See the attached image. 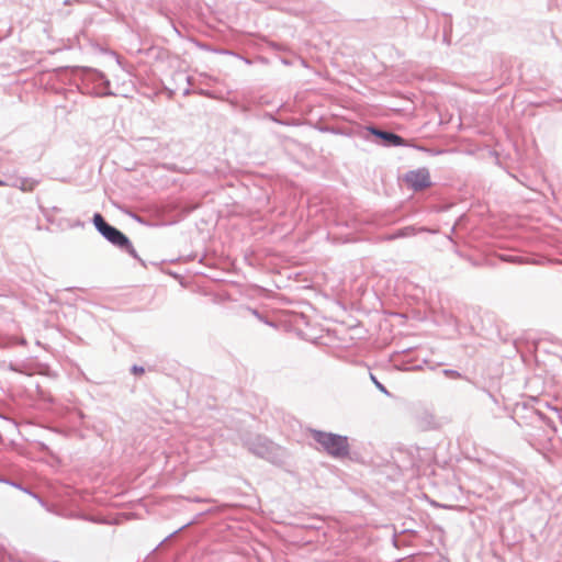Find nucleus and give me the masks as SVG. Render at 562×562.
I'll list each match as a JSON object with an SVG mask.
<instances>
[{
	"mask_svg": "<svg viewBox=\"0 0 562 562\" xmlns=\"http://www.w3.org/2000/svg\"><path fill=\"white\" fill-rule=\"evenodd\" d=\"M92 222L95 229L104 239L144 265L143 259L138 256L130 238L124 233L109 224L100 213L93 214Z\"/></svg>",
	"mask_w": 562,
	"mask_h": 562,
	"instance_id": "f257e3e1",
	"label": "nucleus"
},
{
	"mask_svg": "<svg viewBox=\"0 0 562 562\" xmlns=\"http://www.w3.org/2000/svg\"><path fill=\"white\" fill-rule=\"evenodd\" d=\"M78 70L81 71L82 93L99 98L115 95L110 89V80L102 71L90 67H78Z\"/></svg>",
	"mask_w": 562,
	"mask_h": 562,
	"instance_id": "f03ea898",
	"label": "nucleus"
},
{
	"mask_svg": "<svg viewBox=\"0 0 562 562\" xmlns=\"http://www.w3.org/2000/svg\"><path fill=\"white\" fill-rule=\"evenodd\" d=\"M312 438L322 447L328 456L342 459L349 456L350 446L347 436L311 429Z\"/></svg>",
	"mask_w": 562,
	"mask_h": 562,
	"instance_id": "7ed1b4c3",
	"label": "nucleus"
},
{
	"mask_svg": "<svg viewBox=\"0 0 562 562\" xmlns=\"http://www.w3.org/2000/svg\"><path fill=\"white\" fill-rule=\"evenodd\" d=\"M243 445L252 454L270 462H274L279 457V447L265 436L256 435L247 438L243 441Z\"/></svg>",
	"mask_w": 562,
	"mask_h": 562,
	"instance_id": "20e7f679",
	"label": "nucleus"
},
{
	"mask_svg": "<svg viewBox=\"0 0 562 562\" xmlns=\"http://www.w3.org/2000/svg\"><path fill=\"white\" fill-rule=\"evenodd\" d=\"M405 182L414 191H422L431 186L430 173L427 168H418L408 171L404 177Z\"/></svg>",
	"mask_w": 562,
	"mask_h": 562,
	"instance_id": "39448f33",
	"label": "nucleus"
},
{
	"mask_svg": "<svg viewBox=\"0 0 562 562\" xmlns=\"http://www.w3.org/2000/svg\"><path fill=\"white\" fill-rule=\"evenodd\" d=\"M368 131L370 132V134H372L376 138L381 139V143L384 146L397 147V146H403L405 144V140L403 139V137H401L400 135H397L393 132L380 130L375 126H369Z\"/></svg>",
	"mask_w": 562,
	"mask_h": 562,
	"instance_id": "423d86ee",
	"label": "nucleus"
},
{
	"mask_svg": "<svg viewBox=\"0 0 562 562\" xmlns=\"http://www.w3.org/2000/svg\"><path fill=\"white\" fill-rule=\"evenodd\" d=\"M422 232H431L430 229H427L426 227H419L416 228L414 226H405L402 228H398L392 236V238H405L416 235L417 233Z\"/></svg>",
	"mask_w": 562,
	"mask_h": 562,
	"instance_id": "0eeeda50",
	"label": "nucleus"
},
{
	"mask_svg": "<svg viewBox=\"0 0 562 562\" xmlns=\"http://www.w3.org/2000/svg\"><path fill=\"white\" fill-rule=\"evenodd\" d=\"M501 259L503 261H507V262H512V263H517V265H524V263H528V259L524 258V257H519V256H509V255H503L501 256Z\"/></svg>",
	"mask_w": 562,
	"mask_h": 562,
	"instance_id": "6e6552de",
	"label": "nucleus"
},
{
	"mask_svg": "<svg viewBox=\"0 0 562 562\" xmlns=\"http://www.w3.org/2000/svg\"><path fill=\"white\" fill-rule=\"evenodd\" d=\"M37 181L34 179H22L20 189L23 191H31L37 186Z\"/></svg>",
	"mask_w": 562,
	"mask_h": 562,
	"instance_id": "1a4fd4ad",
	"label": "nucleus"
},
{
	"mask_svg": "<svg viewBox=\"0 0 562 562\" xmlns=\"http://www.w3.org/2000/svg\"><path fill=\"white\" fill-rule=\"evenodd\" d=\"M370 379L371 381L374 383V385L376 386V389L379 391H381L383 394L390 396V392L387 391V389L371 373L370 374Z\"/></svg>",
	"mask_w": 562,
	"mask_h": 562,
	"instance_id": "9d476101",
	"label": "nucleus"
},
{
	"mask_svg": "<svg viewBox=\"0 0 562 562\" xmlns=\"http://www.w3.org/2000/svg\"><path fill=\"white\" fill-rule=\"evenodd\" d=\"M442 373L448 376V378H451V379H460L461 378V373L457 370H452V369H445L442 370Z\"/></svg>",
	"mask_w": 562,
	"mask_h": 562,
	"instance_id": "9b49d317",
	"label": "nucleus"
},
{
	"mask_svg": "<svg viewBox=\"0 0 562 562\" xmlns=\"http://www.w3.org/2000/svg\"><path fill=\"white\" fill-rule=\"evenodd\" d=\"M1 483L8 484L10 486H13L15 488L21 490L22 485L19 482L11 481L10 479L4 477V480H0Z\"/></svg>",
	"mask_w": 562,
	"mask_h": 562,
	"instance_id": "f8f14e48",
	"label": "nucleus"
},
{
	"mask_svg": "<svg viewBox=\"0 0 562 562\" xmlns=\"http://www.w3.org/2000/svg\"><path fill=\"white\" fill-rule=\"evenodd\" d=\"M21 491H23L24 493H26V494L31 495L32 497H34L35 499H37L41 504H43L42 498H41L37 494L33 493L29 487H24V486H22Z\"/></svg>",
	"mask_w": 562,
	"mask_h": 562,
	"instance_id": "ddd939ff",
	"label": "nucleus"
},
{
	"mask_svg": "<svg viewBox=\"0 0 562 562\" xmlns=\"http://www.w3.org/2000/svg\"><path fill=\"white\" fill-rule=\"evenodd\" d=\"M191 522H188L186 525H183L182 527H180L179 529L175 530L173 532H171L170 535H168L159 544L164 543L165 541H167L168 539H170L173 535H176L177 532L181 531L183 528H186L187 526H189Z\"/></svg>",
	"mask_w": 562,
	"mask_h": 562,
	"instance_id": "4468645a",
	"label": "nucleus"
},
{
	"mask_svg": "<svg viewBox=\"0 0 562 562\" xmlns=\"http://www.w3.org/2000/svg\"><path fill=\"white\" fill-rule=\"evenodd\" d=\"M131 371L134 373V374H140V373H144V368L142 366H137V364H134L132 368H131Z\"/></svg>",
	"mask_w": 562,
	"mask_h": 562,
	"instance_id": "2eb2a0df",
	"label": "nucleus"
},
{
	"mask_svg": "<svg viewBox=\"0 0 562 562\" xmlns=\"http://www.w3.org/2000/svg\"><path fill=\"white\" fill-rule=\"evenodd\" d=\"M130 216L135 220L136 222L140 223V224H145V221L144 218H142L139 215L135 214V213H130Z\"/></svg>",
	"mask_w": 562,
	"mask_h": 562,
	"instance_id": "dca6fc26",
	"label": "nucleus"
},
{
	"mask_svg": "<svg viewBox=\"0 0 562 562\" xmlns=\"http://www.w3.org/2000/svg\"><path fill=\"white\" fill-rule=\"evenodd\" d=\"M5 182L3 180L0 179V187L4 186Z\"/></svg>",
	"mask_w": 562,
	"mask_h": 562,
	"instance_id": "f3484780",
	"label": "nucleus"
},
{
	"mask_svg": "<svg viewBox=\"0 0 562 562\" xmlns=\"http://www.w3.org/2000/svg\"><path fill=\"white\" fill-rule=\"evenodd\" d=\"M420 368H422V366H415V367H413V369H420Z\"/></svg>",
	"mask_w": 562,
	"mask_h": 562,
	"instance_id": "a211bd4d",
	"label": "nucleus"
},
{
	"mask_svg": "<svg viewBox=\"0 0 562 562\" xmlns=\"http://www.w3.org/2000/svg\"><path fill=\"white\" fill-rule=\"evenodd\" d=\"M0 480H4V477L0 476Z\"/></svg>",
	"mask_w": 562,
	"mask_h": 562,
	"instance_id": "6ab92c4d",
	"label": "nucleus"
}]
</instances>
